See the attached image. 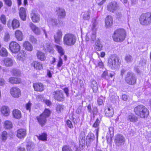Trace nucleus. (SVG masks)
<instances>
[{"instance_id":"nucleus-24","label":"nucleus","mask_w":151,"mask_h":151,"mask_svg":"<svg viewBox=\"0 0 151 151\" xmlns=\"http://www.w3.org/2000/svg\"><path fill=\"white\" fill-rule=\"evenodd\" d=\"M31 65L34 69L36 70H40L42 69V64L37 61H33L31 63Z\"/></svg>"},{"instance_id":"nucleus-42","label":"nucleus","mask_w":151,"mask_h":151,"mask_svg":"<svg viewBox=\"0 0 151 151\" xmlns=\"http://www.w3.org/2000/svg\"><path fill=\"white\" fill-rule=\"evenodd\" d=\"M8 55L7 50L4 48H2L0 50V55L3 57H6Z\"/></svg>"},{"instance_id":"nucleus-46","label":"nucleus","mask_w":151,"mask_h":151,"mask_svg":"<svg viewBox=\"0 0 151 151\" xmlns=\"http://www.w3.org/2000/svg\"><path fill=\"white\" fill-rule=\"evenodd\" d=\"M1 139L4 142L6 140L7 137V132L5 131H4L1 134Z\"/></svg>"},{"instance_id":"nucleus-16","label":"nucleus","mask_w":151,"mask_h":151,"mask_svg":"<svg viewBox=\"0 0 151 151\" xmlns=\"http://www.w3.org/2000/svg\"><path fill=\"white\" fill-rule=\"evenodd\" d=\"M1 114L4 116H7L10 114L9 108L7 106H3L0 108Z\"/></svg>"},{"instance_id":"nucleus-1","label":"nucleus","mask_w":151,"mask_h":151,"mask_svg":"<svg viewBox=\"0 0 151 151\" xmlns=\"http://www.w3.org/2000/svg\"><path fill=\"white\" fill-rule=\"evenodd\" d=\"M134 111L136 115L141 118H147L149 115L148 110L145 106L142 105H138L135 107Z\"/></svg>"},{"instance_id":"nucleus-30","label":"nucleus","mask_w":151,"mask_h":151,"mask_svg":"<svg viewBox=\"0 0 151 151\" xmlns=\"http://www.w3.org/2000/svg\"><path fill=\"white\" fill-rule=\"evenodd\" d=\"M30 27L32 31L36 35H39L40 33V31L39 29L34 25L32 23L30 24Z\"/></svg>"},{"instance_id":"nucleus-57","label":"nucleus","mask_w":151,"mask_h":151,"mask_svg":"<svg viewBox=\"0 0 151 151\" xmlns=\"http://www.w3.org/2000/svg\"><path fill=\"white\" fill-rule=\"evenodd\" d=\"M32 145L31 143H29L27 145V151H31L32 150L33 148Z\"/></svg>"},{"instance_id":"nucleus-44","label":"nucleus","mask_w":151,"mask_h":151,"mask_svg":"<svg viewBox=\"0 0 151 151\" xmlns=\"http://www.w3.org/2000/svg\"><path fill=\"white\" fill-rule=\"evenodd\" d=\"M37 137L39 140L42 141L46 140L47 134L46 133H43L41 135L39 136H37Z\"/></svg>"},{"instance_id":"nucleus-10","label":"nucleus","mask_w":151,"mask_h":151,"mask_svg":"<svg viewBox=\"0 0 151 151\" xmlns=\"http://www.w3.org/2000/svg\"><path fill=\"white\" fill-rule=\"evenodd\" d=\"M52 94L54 99L58 101H62L64 100L63 92L61 90H58L55 91Z\"/></svg>"},{"instance_id":"nucleus-51","label":"nucleus","mask_w":151,"mask_h":151,"mask_svg":"<svg viewBox=\"0 0 151 151\" xmlns=\"http://www.w3.org/2000/svg\"><path fill=\"white\" fill-rule=\"evenodd\" d=\"M29 40L32 43L36 44L37 42V39L32 35L29 36Z\"/></svg>"},{"instance_id":"nucleus-23","label":"nucleus","mask_w":151,"mask_h":151,"mask_svg":"<svg viewBox=\"0 0 151 151\" xmlns=\"http://www.w3.org/2000/svg\"><path fill=\"white\" fill-rule=\"evenodd\" d=\"M19 15L20 18L23 21H25L26 19V14L25 9L22 7L19 10Z\"/></svg>"},{"instance_id":"nucleus-54","label":"nucleus","mask_w":151,"mask_h":151,"mask_svg":"<svg viewBox=\"0 0 151 151\" xmlns=\"http://www.w3.org/2000/svg\"><path fill=\"white\" fill-rule=\"evenodd\" d=\"M90 12H88L85 13L83 15V18L84 20H88L90 18Z\"/></svg>"},{"instance_id":"nucleus-33","label":"nucleus","mask_w":151,"mask_h":151,"mask_svg":"<svg viewBox=\"0 0 151 151\" xmlns=\"http://www.w3.org/2000/svg\"><path fill=\"white\" fill-rule=\"evenodd\" d=\"M23 46L26 50L29 51H32L33 49V46L28 41H25L24 43Z\"/></svg>"},{"instance_id":"nucleus-53","label":"nucleus","mask_w":151,"mask_h":151,"mask_svg":"<svg viewBox=\"0 0 151 151\" xmlns=\"http://www.w3.org/2000/svg\"><path fill=\"white\" fill-rule=\"evenodd\" d=\"M64 106L61 105H57L56 107V110L58 113L60 112L64 109Z\"/></svg>"},{"instance_id":"nucleus-6","label":"nucleus","mask_w":151,"mask_h":151,"mask_svg":"<svg viewBox=\"0 0 151 151\" xmlns=\"http://www.w3.org/2000/svg\"><path fill=\"white\" fill-rule=\"evenodd\" d=\"M125 79L127 83L130 85L135 84L136 82L137 79L135 76L132 72H128L125 77Z\"/></svg>"},{"instance_id":"nucleus-12","label":"nucleus","mask_w":151,"mask_h":151,"mask_svg":"<svg viewBox=\"0 0 151 151\" xmlns=\"http://www.w3.org/2000/svg\"><path fill=\"white\" fill-rule=\"evenodd\" d=\"M7 25L10 29H14L19 27L20 23L19 20L16 19H14L12 21H9Z\"/></svg>"},{"instance_id":"nucleus-63","label":"nucleus","mask_w":151,"mask_h":151,"mask_svg":"<svg viewBox=\"0 0 151 151\" xmlns=\"http://www.w3.org/2000/svg\"><path fill=\"white\" fill-rule=\"evenodd\" d=\"M32 105V104L30 102H28L26 105V109L27 110H28L29 112H30L31 106Z\"/></svg>"},{"instance_id":"nucleus-37","label":"nucleus","mask_w":151,"mask_h":151,"mask_svg":"<svg viewBox=\"0 0 151 151\" xmlns=\"http://www.w3.org/2000/svg\"><path fill=\"white\" fill-rule=\"evenodd\" d=\"M95 49L97 51H100L102 50V45L99 40L96 41L95 42Z\"/></svg>"},{"instance_id":"nucleus-39","label":"nucleus","mask_w":151,"mask_h":151,"mask_svg":"<svg viewBox=\"0 0 151 151\" xmlns=\"http://www.w3.org/2000/svg\"><path fill=\"white\" fill-rule=\"evenodd\" d=\"M37 56L38 58L41 61L45 60L46 58L44 54L40 51L37 52Z\"/></svg>"},{"instance_id":"nucleus-36","label":"nucleus","mask_w":151,"mask_h":151,"mask_svg":"<svg viewBox=\"0 0 151 151\" xmlns=\"http://www.w3.org/2000/svg\"><path fill=\"white\" fill-rule=\"evenodd\" d=\"M128 120L131 122H135L138 120V117L133 114H130L128 116Z\"/></svg>"},{"instance_id":"nucleus-58","label":"nucleus","mask_w":151,"mask_h":151,"mask_svg":"<svg viewBox=\"0 0 151 151\" xmlns=\"http://www.w3.org/2000/svg\"><path fill=\"white\" fill-rule=\"evenodd\" d=\"M145 138L149 142H151V133H149L146 135Z\"/></svg>"},{"instance_id":"nucleus-15","label":"nucleus","mask_w":151,"mask_h":151,"mask_svg":"<svg viewBox=\"0 0 151 151\" xmlns=\"http://www.w3.org/2000/svg\"><path fill=\"white\" fill-rule=\"evenodd\" d=\"M33 87L34 90L39 92H42L44 89V86L43 84L40 83H33Z\"/></svg>"},{"instance_id":"nucleus-18","label":"nucleus","mask_w":151,"mask_h":151,"mask_svg":"<svg viewBox=\"0 0 151 151\" xmlns=\"http://www.w3.org/2000/svg\"><path fill=\"white\" fill-rule=\"evenodd\" d=\"M114 76V74L110 72L109 71L106 70L104 71L101 75L102 79L109 80L110 78H112Z\"/></svg>"},{"instance_id":"nucleus-32","label":"nucleus","mask_w":151,"mask_h":151,"mask_svg":"<svg viewBox=\"0 0 151 151\" xmlns=\"http://www.w3.org/2000/svg\"><path fill=\"white\" fill-rule=\"evenodd\" d=\"M12 115L14 118L18 119H20L22 116L21 113L20 111L17 109L13 110Z\"/></svg>"},{"instance_id":"nucleus-52","label":"nucleus","mask_w":151,"mask_h":151,"mask_svg":"<svg viewBox=\"0 0 151 151\" xmlns=\"http://www.w3.org/2000/svg\"><path fill=\"white\" fill-rule=\"evenodd\" d=\"M48 51L51 54H53L54 52L53 48V45L50 43L49 44V47H48Z\"/></svg>"},{"instance_id":"nucleus-20","label":"nucleus","mask_w":151,"mask_h":151,"mask_svg":"<svg viewBox=\"0 0 151 151\" xmlns=\"http://www.w3.org/2000/svg\"><path fill=\"white\" fill-rule=\"evenodd\" d=\"M31 15V19L33 22H38L40 21L39 16L36 11L32 10Z\"/></svg>"},{"instance_id":"nucleus-25","label":"nucleus","mask_w":151,"mask_h":151,"mask_svg":"<svg viewBox=\"0 0 151 151\" xmlns=\"http://www.w3.org/2000/svg\"><path fill=\"white\" fill-rule=\"evenodd\" d=\"M106 116L109 117L112 116L114 114L113 109L111 107H107L105 110Z\"/></svg>"},{"instance_id":"nucleus-64","label":"nucleus","mask_w":151,"mask_h":151,"mask_svg":"<svg viewBox=\"0 0 151 151\" xmlns=\"http://www.w3.org/2000/svg\"><path fill=\"white\" fill-rule=\"evenodd\" d=\"M5 3L8 6H11L12 4V2L11 0H4Z\"/></svg>"},{"instance_id":"nucleus-48","label":"nucleus","mask_w":151,"mask_h":151,"mask_svg":"<svg viewBox=\"0 0 151 151\" xmlns=\"http://www.w3.org/2000/svg\"><path fill=\"white\" fill-rule=\"evenodd\" d=\"M116 17L118 19H124V15L121 12H118L116 13Z\"/></svg>"},{"instance_id":"nucleus-60","label":"nucleus","mask_w":151,"mask_h":151,"mask_svg":"<svg viewBox=\"0 0 151 151\" xmlns=\"http://www.w3.org/2000/svg\"><path fill=\"white\" fill-rule=\"evenodd\" d=\"M66 124L68 127L71 128L73 127V126L72 124V122L69 120H68L66 121Z\"/></svg>"},{"instance_id":"nucleus-43","label":"nucleus","mask_w":151,"mask_h":151,"mask_svg":"<svg viewBox=\"0 0 151 151\" xmlns=\"http://www.w3.org/2000/svg\"><path fill=\"white\" fill-rule=\"evenodd\" d=\"M124 59L127 63H130L132 62L133 59L132 56L129 55H127L125 57Z\"/></svg>"},{"instance_id":"nucleus-3","label":"nucleus","mask_w":151,"mask_h":151,"mask_svg":"<svg viewBox=\"0 0 151 151\" xmlns=\"http://www.w3.org/2000/svg\"><path fill=\"white\" fill-rule=\"evenodd\" d=\"M76 41V37L71 34H65L63 37V42L64 44L68 46L74 45Z\"/></svg>"},{"instance_id":"nucleus-56","label":"nucleus","mask_w":151,"mask_h":151,"mask_svg":"<svg viewBox=\"0 0 151 151\" xmlns=\"http://www.w3.org/2000/svg\"><path fill=\"white\" fill-rule=\"evenodd\" d=\"M10 38L9 34L8 32L5 33L4 37V40L6 42H7L9 40Z\"/></svg>"},{"instance_id":"nucleus-29","label":"nucleus","mask_w":151,"mask_h":151,"mask_svg":"<svg viewBox=\"0 0 151 151\" xmlns=\"http://www.w3.org/2000/svg\"><path fill=\"white\" fill-rule=\"evenodd\" d=\"M3 62L5 65L8 67L12 66L13 64L12 59L10 58H7L4 59L3 60Z\"/></svg>"},{"instance_id":"nucleus-47","label":"nucleus","mask_w":151,"mask_h":151,"mask_svg":"<svg viewBox=\"0 0 151 151\" xmlns=\"http://www.w3.org/2000/svg\"><path fill=\"white\" fill-rule=\"evenodd\" d=\"M0 20L1 23L4 24H5L6 23V20L5 15L4 14H2L0 17Z\"/></svg>"},{"instance_id":"nucleus-17","label":"nucleus","mask_w":151,"mask_h":151,"mask_svg":"<svg viewBox=\"0 0 151 151\" xmlns=\"http://www.w3.org/2000/svg\"><path fill=\"white\" fill-rule=\"evenodd\" d=\"M95 138L94 135L93 133H89L86 138V143L87 147L90 145L91 142L94 140Z\"/></svg>"},{"instance_id":"nucleus-62","label":"nucleus","mask_w":151,"mask_h":151,"mask_svg":"<svg viewBox=\"0 0 151 151\" xmlns=\"http://www.w3.org/2000/svg\"><path fill=\"white\" fill-rule=\"evenodd\" d=\"M96 66L99 67L100 68H103L104 67V66L103 63L101 60L99 61L98 65Z\"/></svg>"},{"instance_id":"nucleus-38","label":"nucleus","mask_w":151,"mask_h":151,"mask_svg":"<svg viewBox=\"0 0 151 151\" xmlns=\"http://www.w3.org/2000/svg\"><path fill=\"white\" fill-rule=\"evenodd\" d=\"M55 46L56 49V50L60 54V56L61 57V56L63 55H64L65 52L62 47L60 46H59L58 45H56Z\"/></svg>"},{"instance_id":"nucleus-28","label":"nucleus","mask_w":151,"mask_h":151,"mask_svg":"<svg viewBox=\"0 0 151 151\" xmlns=\"http://www.w3.org/2000/svg\"><path fill=\"white\" fill-rule=\"evenodd\" d=\"M91 86L93 89V91L94 93H96L98 90V86L96 81L93 79H91Z\"/></svg>"},{"instance_id":"nucleus-27","label":"nucleus","mask_w":151,"mask_h":151,"mask_svg":"<svg viewBox=\"0 0 151 151\" xmlns=\"http://www.w3.org/2000/svg\"><path fill=\"white\" fill-rule=\"evenodd\" d=\"M62 36V32L60 30H58L57 32V35H54V38L56 43L58 44Z\"/></svg>"},{"instance_id":"nucleus-26","label":"nucleus","mask_w":151,"mask_h":151,"mask_svg":"<svg viewBox=\"0 0 151 151\" xmlns=\"http://www.w3.org/2000/svg\"><path fill=\"white\" fill-rule=\"evenodd\" d=\"M15 36L17 39L19 41L22 40L23 35L22 32L19 30H16L15 32Z\"/></svg>"},{"instance_id":"nucleus-55","label":"nucleus","mask_w":151,"mask_h":151,"mask_svg":"<svg viewBox=\"0 0 151 151\" xmlns=\"http://www.w3.org/2000/svg\"><path fill=\"white\" fill-rule=\"evenodd\" d=\"M36 99L38 101L41 100L45 102V103L47 104V100L45 101L43 95H38L36 96Z\"/></svg>"},{"instance_id":"nucleus-19","label":"nucleus","mask_w":151,"mask_h":151,"mask_svg":"<svg viewBox=\"0 0 151 151\" xmlns=\"http://www.w3.org/2000/svg\"><path fill=\"white\" fill-rule=\"evenodd\" d=\"M57 14L59 18H64L66 16V13L63 9L58 8L56 10Z\"/></svg>"},{"instance_id":"nucleus-35","label":"nucleus","mask_w":151,"mask_h":151,"mask_svg":"<svg viewBox=\"0 0 151 151\" xmlns=\"http://www.w3.org/2000/svg\"><path fill=\"white\" fill-rule=\"evenodd\" d=\"M25 57V52L24 51L22 50L18 54L17 59L19 60H23Z\"/></svg>"},{"instance_id":"nucleus-31","label":"nucleus","mask_w":151,"mask_h":151,"mask_svg":"<svg viewBox=\"0 0 151 151\" xmlns=\"http://www.w3.org/2000/svg\"><path fill=\"white\" fill-rule=\"evenodd\" d=\"M105 22L106 25L107 27L111 26L113 24V19L112 17L108 16L106 18Z\"/></svg>"},{"instance_id":"nucleus-2","label":"nucleus","mask_w":151,"mask_h":151,"mask_svg":"<svg viewBox=\"0 0 151 151\" xmlns=\"http://www.w3.org/2000/svg\"><path fill=\"white\" fill-rule=\"evenodd\" d=\"M126 32L123 29H119L114 32L112 37L114 40L116 42H122L126 37Z\"/></svg>"},{"instance_id":"nucleus-14","label":"nucleus","mask_w":151,"mask_h":151,"mask_svg":"<svg viewBox=\"0 0 151 151\" xmlns=\"http://www.w3.org/2000/svg\"><path fill=\"white\" fill-rule=\"evenodd\" d=\"M49 24L53 26H56L58 27H61L63 26V22L58 19H51L49 20Z\"/></svg>"},{"instance_id":"nucleus-4","label":"nucleus","mask_w":151,"mask_h":151,"mask_svg":"<svg viewBox=\"0 0 151 151\" xmlns=\"http://www.w3.org/2000/svg\"><path fill=\"white\" fill-rule=\"evenodd\" d=\"M139 21L142 25H148L151 23V13L142 14L140 17Z\"/></svg>"},{"instance_id":"nucleus-34","label":"nucleus","mask_w":151,"mask_h":151,"mask_svg":"<svg viewBox=\"0 0 151 151\" xmlns=\"http://www.w3.org/2000/svg\"><path fill=\"white\" fill-rule=\"evenodd\" d=\"M20 79L17 78L11 77L9 78V82L12 84H16L20 83L21 82Z\"/></svg>"},{"instance_id":"nucleus-13","label":"nucleus","mask_w":151,"mask_h":151,"mask_svg":"<svg viewBox=\"0 0 151 151\" xmlns=\"http://www.w3.org/2000/svg\"><path fill=\"white\" fill-rule=\"evenodd\" d=\"M109 129L106 137L107 142L110 143L112 141V138L114 135V128L113 127H111L109 128Z\"/></svg>"},{"instance_id":"nucleus-9","label":"nucleus","mask_w":151,"mask_h":151,"mask_svg":"<svg viewBox=\"0 0 151 151\" xmlns=\"http://www.w3.org/2000/svg\"><path fill=\"white\" fill-rule=\"evenodd\" d=\"M119 8V5L116 1H113L108 4L107 6V10L112 13H114Z\"/></svg>"},{"instance_id":"nucleus-50","label":"nucleus","mask_w":151,"mask_h":151,"mask_svg":"<svg viewBox=\"0 0 151 151\" xmlns=\"http://www.w3.org/2000/svg\"><path fill=\"white\" fill-rule=\"evenodd\" d=\"M100 123V121L99 120V119L97 118L96 119L95 122L94 123L93 125V127H94V128H97V132L98 130V129H99L98 127H99V125Z\"/></svg>"},{"instance_id":"nucleus-40","label":"nucleus","mask_w":151,"mask_h":151,"mask_svg":"<svg viewBox=\"0 0 151 151\" xmlns=\"http://www.w3.org/2000/svg\"><path fill=\"white\" fill-rule=\"evenodd\" d=\"M86 141L85 137L81 138L79 141V147L80 148L83 149L85 146Z\"/></svg>"},{"instance_id":"nucleus-59","label":"nucleus","mask_w":151,"mask_h":151,"mask_svg":"<svg viewBox=\"0 0 151 151\" xmlns=\"http://www.w3.org/2000/svg\"><path fill=\"white\" fill-rule=\"evenodd\" d=\"M92 22L93 23L92 29L93 30H95L96 29V27L97 24V23L96 20L95 19H94L92 21Z\"/></svg>"},{"instance_id":"nucleus-41","label":"nucleus","mask_w":151,"mask_h":151,"mask_svg":"<svg viewBox=\"0 0 151 151\" xmlns=\"http://www.w3.org/2000/svg\"><path fill=\"white\" fill-rule=\"evenodd\" d=\"M4 127L7 129L11 128L12 127V122L9 120H6L4 123Z\"/></svg>"},{"instance_id":"nucleus-45","label":"nucleus","mask_w":151,"mask_h":151,"mask_svg":"<svg viewBox=\"0 0 151 151\" xmlns=\"http://www.w3.org/2000/svg\"><path fill=\"white\" fill-rule=\"evenodd\" d=\"M11 73L14 76H19L20 75L21 73L20 72L16 69H13Z\"/></svg>"},{"instance_id":"nucleus-7","label":"nucleus","mask_w":151,"mask_h":151,"mask_svg":"<svg viewBox=\"0 0 151 151\" xmlns=\"http://www.w3.org/2000/svg\"><path fill=\"white\" fill-rule=\"evenodd\" d=\"M9 49L12 53L16 54L20 51L21 47L16 42L12 41L9 44Z\"/></svg>"},{"instance_id":"nucleus-21","label":"nucleus","mask_w":151,"mask_h":151,"mask_svg":"<svg viewBox=\"0 0 151 151\" xmlns=\"http://www.w3.org/2000/svg\"><path fill=\"white\" fill-rule=\"evenodd\" d=\"M125 139L122 135H117L115 138V142L118 145H119L121 143H124Z\"/></svg>"},{"instance_id":"nucleus-22","label":"nucleus","mask_w":151,"mask_h":151,"mask_svg":"<svg viewBox=\"0 0 151 151\" xmlns=\"http://www.w3.org/2000/svg\"><path fill=\"white\" fill-rule=\"evenodd\" d=\"M26 135V131L25 129H20L17 131V136L19 138H23Z\"/></svg>"},{"instance_id":"nucleus-61","label":"nucleus","mask_w":151,"mask_h":151,"mask_svg":"<svg viewBox=\"0 0 151 151\" xmlns=\"http://www.w3.org/2000/svg\"><path fill=\"white\" fill-rule=\"evenodd\" d=\"M59 60L58 62V63L57 64V66L58 67H60L63 64V61L61 58V57H59Z\"/></svg>"},{"instance_id":"nucleus-5","label":"nucleus","mask_w":151,"mask_h":151,"mask_svg":"<svg viewBox=\"0 0 151 151\" xmlns=\"http://www.w3.org/2000/svg\"><path fill=\"white\" fill-rule=\"evenodd\" d=\"M119 65V60L118 58L115 55L111 56L108 60V66L112 69H116Z\"/></svg>"},{"instance_id":"nucleus-8","label":"nucleus","mask_w":151,"mask_h":151,"mask_svg":"<svg viewBox=\"0 0 151 151\" xmlns=\"http://www.w3.org/2000/svg\"><path fill=\"white\" fill-rule=\"evenodd\" d=\"M47 116V109H46L41 114L37 117L38 122L41 126H44L46 123Z\"/></svg>"},{"instance_id":"nucleus-49","label":"nucleus","mask_w":151,"mask_h":151,"mask_svg":"<svg viewBox=\"0 0 151 151\" xmlns=\"http://www.w3.org/2000/svg\"><path fill=\"white\" fill-rule=\"evenodd\" d=\"M62 151H73L71 147L68 145H64L62 148Z\"/></svg>"},{"instance_id":"nucleus-11","label":"nucleus","mask_w":151,"mask_h":151,"mask_svg":"<svg viewBox=\"0 0 151 151\" xmlns=\"http://www.w3.org/2000/svg\"><path fill=\"white\" fill-rule=\"evenodd\" d=\"M11 95L14 98H18L21 95V91L20 89L16 87H13L11 88L10 91Z\"/></svg>"}]
</instances>
